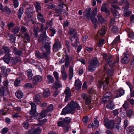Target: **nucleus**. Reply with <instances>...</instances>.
Listing matches in <instances>:
<instances>
[{"label":"nucleus","mask_w":134,"mask_h":134,"mask_svg":"<svg viewBox=\"0 0 134 134\" xmlns=\"http://www.w3.org/2000/svg\"><path fill=\"white\" fill-rule=\"evenodd\" d=\"M111 57L109 56L107 60V64L104 67V75L101 80L98 81V86L101 88L103 86V89H106L109 82V77L112 76L113 74V70L112 68L113 67L115 63L114 60H111Z\"/></svg>","instance_id":"f257e3e1"},{"label":"nucleus","mask_w":134,"mask_h":134,"mask_svg":"<svg viewBox=\"0 0 134 134\" xmlns=\"http://www.w3.org/2000/svg\"><path fill=\"white\" fill-rule=\"evenodd\" d=\"M76 108L77 110L81 109L80 106L77 103L71 101L63 109L61 114L65 115L68 113H73L75 111Z\"/></svg>","instance_id":"f03ea898"},{"label":"nucleus","mask_w":134,"mask_h":134,"mask_svg":"<svg viewBox=\"0 0 134 134\" xmlns=\"http://www.w3.org/2000/svg\"><path fill=\"white\" fill-rule=\"evenodd\" d=\"M123 4H124V15L125 16H128L131 13V12L128 10L129 8V3L127 0H121L119 2V5H121Z\"/></svg>","instance_id":"7ed1b4c3"},{"label":"nucleus","mask_w":134,"mask_h":134,"mask_svg":"<svg viewBox=\"0 0 134 134\" xmlns=\"http://www.w3.org/2000/svg\"><path fill=\"white\" fill-rule=\"evenodd\" d=\"M98 63V60L97 58L94 57L91 61L90 65L88 68V70L89 71L92 72L95 70Z\"/></svg>","instance_id":"20e7f679"},{"label":"nucleus","mask_w":134,"mask_h":134,"mask_svg":"<svg viewBox=\"0 0 134 134\" xmlns=\"http://www.w3.org/2000/svg\"><path fill=\"white\" fill-rule=\"evenodd\" d=\"M49 41V38L47 36L44 32H43L40 34L38 38V42L41 44L43 46L44 45V43L46 41Z\"/></svg>","instance_id":"39448f33"},{"label":"nucleus","mask_w":134,"mask_h":134,"mask_svg":"<svg viewBox=\"0 0 134 134\" xmlns=\"http://www.w3.org/2000/svg\"><path fill=\"white\" fill-rule=\"evenodd\" d=\"M104 122V125L107 129H111L114 127L115 123L113 120H110L108 119H105Z\"/></svg>","instance_id":"423d86ee"},{"label":"nucleus","mask_w":134,"mask_h":134,"mask_svg":"<svg viewBox=\"0 0 134 134\" xmlns=\"http://www.w3.org/2000/svg\"><path fill=\"white\" fill-rule=\"evenodd\" d=\"M29 103L31 107V109L30 111V114L31 116H30V118H27V119L28 120H30L36 113V106L35 104L31 101L29 102Z\"/></svg>","instance_id":"0eeeda50"},{"label":"nucleus","mask_w":134,"mask_h":134,"mask_svg":"<svg viewBox=\"0 0 134 134\" xmlns=\"http://www.w3.org/2000/svg\"><path fill=\"white\" fill-rule=\"evenodd\" d=\"M9 91L8 88L4 87L3 86L0 87V96L3 97L8 94Z\"/></svg>","instance_id":"6e6552de"},{"label":"nucleus","mask_w":134,"mask_h":134,"mask_svg":"<svg viewBox=\"0 0 134 134\" xmlns=\"http://www.w3.org/2000/svg\"><path fill=\"white\" fill-rule=\"evenodd\" d=\"M97 12V8H95L92 12V15L90 17L92 22L93 24H95L97 21V19L95 18V15Z\"/></svg>","instance_id":"1a4fd4ad"},{"label":"nucleus","mask_w":134,"mask_h":134,"mask_svg":"<svg viewBox=\"0 0 134 134\" xmlns=\"http://www.w3.org/2000/svg\"><path fill=\"white\" fill-rule=\"evenodd\" d=\"M42 76H35L33 78L32 83L34 85H37L38 83L41 82L42 80Z\"/></svg>","instance_id":"9d476101"},{"label":"nucleus","mask_w":134,"mask_h":134,"mask_svg":"<svg viewBox=\"0 0 134 134\" xmlns=\"http://www.w3.org/2000/svg\"><path fill=\"white\" fill-rule=\"evenodd\" d=\"M81 96L83 99L85 100L86 103L88 105L90 103L91 97L90 95L85 93H83L81 94Z\"/></svg>","instance_id":"9b49d317"},{"label":"nucleus","mask_w":134,"mask_h":134,"mask_svg":"<svg viewBox=\"0 0 134 134\" xmlns=\"http://www.w3.org/2000/svg\"><path fill=\"white\" fill-rule=\"evenodd\" d=\"M91 10V9L90 8H87L85 10L83 13V15L87 19L89 20L90 17L92 15V14H90Z\"/></svg>","instance_id":"f8f14e48"},{"label":"nucleus","mask_w":134,"mask_h":134,"mask_svg":"<svg viewBox=\"0 0 134 134\" xmlns=\"http://www.w3.org/2000/svg\"><path fill=\"white\" fill-rule=\"evenodd\" d=\"M124 94V91L122 89L118 90L115 93L114 96L115 98L119 97Z\"/></svg>","instance_id":"ddd939ff"},{"label":"nucleus","mask_w":134,"mask_h":134,"mask_svg":"<svg viewBox=\"0 0 134 134\" xmlns=\"http://www.w3.org/2000/svg\"><path fill=\"white\" fill-rule=\"evenodd\" d=\"M68 33L70 35H71L73 34V37L74 38H77L78 36V34L76 32V30L74 28L71 27L70 28Z\"/></svg>","instance_id":"4468645a"},{"label":"nucleus","mask_w":134,"mask_h":134,"mask_svg":"<svg viewBox=\"0 0 134 134\" xmlns=\"http://www.w3.org/2000/svg\"><path fill=\"white\" fill-rule=\"evenodd\" d=\"M71 92L70 89L68 87H66L64 91L65 94L66 95L65 100V102L67 101V99L71 96Z\"/></svg>","instance_id":"2eb2a0df"},{"label":"nucleus","mask_w":134,"mask_h":134,"mask_svg":"<svg viewBox=\"0 0 134 134\" xmlns=\"http://www.w3.org/2000/svg\"><path fill=\"white\" fill-rule=\"evenodd\" d=\"M100 10L102 11L105 12L107 15H109L110 14V12L109 10L106 8V3H103L102 4Z\"/></svg>","instance_id":"dca6fc26"},{"label":"nucleus","mask_w":134,"mask_h":134,"mask_svg":"<svg viewBox=\"0 0 134 134\" xmlns=\"http://www.w3.org/2000/svg\"><path fill=\"white\" fill-rule=\"evenodd\" d=\"M33 8L30 6H28L26 8V10L25 13L26 15H31L32 14Z\"/></svg>","instance_id":"f3484780"},{"label":"nucleus","mask_w":134,"mask_h":134,"mask_svg":"<svg viewBox=\"0 0 134 134\" xmlns=\"http://www.w3.org/2000/svg\"><path fill=\"white\" fill-rule=\"evenodd\" d=\"M37 18L38 20L42 23H44L45 20L44 19L43 14L40 12L38 13L37 15Z\"/></svg>","instance_id":"a211bd4d"},{"label":"nucleus","mask_w":134,"mask_h":134,"mask_svg":"<svg viewBox=\"0 0 134 134\" xmlns=\"http://www.w3.org/2000/svg\"><path fill=\"white\" fill-rule=\"evenodd\" d=\"M124 56L121 59V62L122 64H125L129 62V60L128 58L127 54L124 53Z\"/></svg>","instance_id":"6ab92c4d"},{"label":"nucleus","mask_w":134,"mask_h":134,"mask_svg":"<svg viewBox=\"0 0 134 134\" xmlns=\"http://www.w3.org/2000/svg\"><path fill=\"white\" fill-rule=\"evenodd\" d=\"M82 85V84L80 80L78 79L75 80L74 86L76 87V88L77 89L79 90L80 88Z\"/></svg>","instance_id":"aec40b11"},{"label":"nucleus","mask_w":134,"mask_h":134,"mask_svg":"<svg viewBox=\"0 0 134 134\" xmlns=\"http://www.w3.org/2000/svg\"><path fill=\"white\" fill-rule=\"evenodd\" d=\"M24 12V8L23 7H20L17 12L18 18L20 19Z\"/></svg>","instance_id":"412c9836"},{"label":"nucleus","mask_w":134,"mask_h":134,"mask_svg":"<svg viewBox=\"0 0 134 134\" xmlns=\"http://www.w3.org/2000/svg\"><path fill=\"white\" fill-rule=\"evenodd\" d=\"M13 52L16 55H21L22 51L21 50H18L16 48L13 47Z\"/></svg>","instance_id":"4be33fe9"},{"label":"nucleus","mask_w":134,"mask_h":134,"mask_svg":"<svg viewBox=\"0 0 134 134\" xmlns=\"http://www.w3.org/2000/svg\"><path fill=\"white\" fill-rule=\"evenodd\" d=\"M127 134H134V127L130 126L128 127L127 129Z\"/></svg>","instance_id":"5701e85b"},{"label":"nucleus","mask_w":134,"mask_h":134,"mask_svg":"<svg viewBox=\"0 0 134 134\" xmlns=\"http://www.w3.org/2000/svg\"><path fill=\"white\" fill-rule=\"evenodd\" d=\"M47 82L48 83H52L54 82V79L53 77L51 75H48L47 76Z\"/></svg>","instance_id":"b1692460"},{"label":"nucleus","mask_w":134,"mask_h":134,"mask_svg":"<svg viewBox=\"0 0 134 134\" xmlns=\"http://www.w3.org/2000/svg\"><path fill=\"white\" fill-rule=\"evenodd\" d=\"M43 96L45 97H47L49 96L50 93L49 92V90L48 88H46L43 90Z\"/></svg>","instance_id":"393cba45"},{"label":"nucleus","mask_w":134,"mask_h":134,"mask_svg":"<svg viewBox=\"0 0 134 134\" xmlns=\"http://www.w3.org/2000/svg\"><path fill=\"white\" fill-rule=\"evenodd\" d=\"M15 94L17 98L19 99H20L23 97V93L21 91L18 90Z\"/></svg>","instance_id":"a878e982"},{"label":"nucleus","mask_w":134,"mask_h":134,"mask_svg":"<svg viewBox=\"0 0 134 134\" xmlns=\"http://www.w3.org/2000/svg\"><path fill=\"white\" fill-rule=\"evenodd\" d=\"M105 34V28H101L98 32V36L100 35V36H104Z\"/></svg>","instance_id":"bb28decb"},{"label":"nucleus","mask_w":134,"mask_h":134,"mask_svg":"<svg viewBox=\"0 0 134 134\" xmlns=\"http://www.w3.org/2000/svg\"><path fill=\"white\" fill-rule=\"evenodd\" d=\"M2 72L3 75L5 76H6L8 75V70L5 67H1Z\"/></svg>","instance_id":"cd10ccee"},{"label":"nucleus","mask_w":134,"mask_h":134,"mask_svg":"<svg viewBox=\"0 0 134 134\" xmlns=\"http://www.w3.org/2000/svg\"><path fill=\"white\" fill-rule=\"evenodd\" d=\"M10 57L9 55L6 54L5 55L3 58V60L7 64H8L9 63L10 60Z\"/></svg>","instance_id":"c85d7f7f"},{"label":"nucleus","mask_w":134,"mask_h":134,"mask_svg":"<svg viewBox=\"0 0 134 134\" xmlns=\"http://www.w3.org/2000/svg\"><path fill=\"white\" fill-rule=\"evenodd\" d=\"M97 17L98 21L101 23H103L106 21L105 20L103 17L102 15H101L98 14L97 16Z\"/></svg>","instance_id":"c756f323"},{"label":"nucleus","mask_w":134,"mask_h":134,"mask_svg":"<svg viewBox=\"0 0 134 134\" xmlns=\"http://www.w3.org/2000/svg\"><path fill=\"white\" fill-rule=\"evenodd\" d=\"M126 31L128 33V34L129 37L132 39H134V33L132 31V30L127 29Z\"/></svg>","instance_id":"7c9ffc66"},{"label":"nucleus","mask_w":134,"mask_h":134,"mask_svg":"<svg viewBox=\"0 0 134 134\" xmlns=\"http://www.w3.org/2000/svg\"><path fill=\"white\" fill-rule=\"evenodd\" d=\"M20 60V58L17 57H13L11 59V61L13 64H15Z\"/></svg>","instance_id":"2f4dec72"},{"label":"nucleus","mask_w":134,"mask_h":134,"mask_svg":"<svg viewBox=\"0 0 134 134\" xmlns=\"http://www.w3.org/2000/svg\"><path fill=\"white\" fill-rule=\"evenodd\" d=\"M34 102L36 104H39L40 102V96L39 94L36 95L35 99Z\"/></svg>","instance_id":"473e14b6"},{"label":"nucleus","mask_w":134,"mask_h":134,"mask_svg":"<svg viewBox=\"0 0 134 134\" xmlns=\"http://www.w3.org/2000/svg\"><path fill=\"white\" fill-rule=\"evenodd\" d=\"M48 112L46 110H43L42 111L40 114L39 119L42 118L43 117H45L46 116V114Z\"/></svg>","instance_id":"72a5a7b5"},{"label":"nucleus","mask_w":134,"mask_h":134,"mask_svg":"<svg viewBox=\"0 0 134 134\" xmlns=\"http://www.w3.org/2000/svg\"><path fill=\"white\" fill-rule=\"evenodd\" d=\"M39 123L38 124H36V126H41L42 125L47 122V119H44L43 120H38Z\"/></svg>","instance_id":"f704fd0d"},{"label":"nucleus","mask_w":134,"mask_h":134,"mask_svg":"<svg viewBox=\"0 0 134 134\" xmlns=\"http://www.w3.org/2000/svg\"><path fill=\"white\" fill-rule=\"evenodd\" d=\"M9 40L12 44H14L15 43L16 38L14 36L13 34H11L9 36Z\"/></svg>","instance_id":"c9c22d12"},{"label":"nucleus","mask_w":134,"mask_h":134,"mask_svg":"<svg viewBox=\"0 0 134 134\" xmlns=\"http://www.w3.org/2000/svg\"><path fill=\"white\" fill-rule=\"evenodd\" d=\"M35 37L37 38L38 36V27L37 26H35L34 29Z\"/></svg>","instance_id":"e433bc0d"},{"label":"nucleus","mask_w":134,"mask_h":134,"mask_svg":"<svg viewBox=\"0 0 134 134\" xmlns=\"http://www.w3.org/2000/svg\"><path fill=\"white\" fill-rule=\"evenodd\" d=\"M20 31V29L19 27L17 26H15L13 28L11 32L15 34L19 33Z\"/></svg>","instance_id":"4c0bfd02"},{"label":"nucleus","mask_w":134,"mask_h":134,"mask_svg":"<svg viewBox=\"0 0 134 134\" xmlns=\"http://www.w3.org/2000/svg\"><path fill=\"white\" fill-rule=\"evenodd\" d=\"M27 75L29 79H31L33 76L32 70L30 69H28L27 71Z\"/></svg>","instance_id":"58836bf2"},{"label":"nucleus","mask_w":134,"mask_h":134,"mask_svg":"<svg viewBox=\"0 0 134 134\" xmlns=\"http://www.w3.org/2000/svg\"><path fill=\"white\" fill-rule=\"evenodd\" d=\"M35 6L37 12L41 10V8L40 5L38 2H36L35 3Z\"/></svg>","instance_id":"ea45409f"},{"label":"nucleus","mask_w":134,"mask_h":134,"mask_svg":"<svg viewBox=\"0 0 134 134\" xmlns=\"http://www.w3.org/2000/svg\"><path fill=\"white\" fill-rule=\"evenodd\" d=\"M113 16L116 18H118L119 17V14L117 11L116 10L114 9L111 11Z\"/></svg>","instance_id":"a19ab883"},{"label":"nucleus","mask_w":134,"mask_h":134,"mask_svg":"<svg viewBox=\"0 0 134 134\" xmlns=\"http://www.w3.org/2000/svg\"><path fill=\"white\" fill-rule=\"evenodd\" d=\"M107 108L110 109H113L114 108V105L112 102H110L107 105Z\"/></svg>","instance_id":"79ce46f5"},{"label":"nucleus","mask_w":134,"mask_h":134,"mask_svg":"<svg viewBox=\"0 0 134 134\" xmlns=\"http://www.w3.org/2000/svg\"><path fill=\"white\" fill-rule=\"evenodd\" d=\"M111 99L108 97H104V96L103 95L102 98V100L104 103H106L109 101Z\"/></svg>","instance_id":"37998d69"},{"label":"nucleus","mask_w":134,"mask_h":134,"mask_svg":"<svg viewBox=\"0 0 134 134\" xmlns=\"http://www.w3.org/2000/svg\"><path fill=\"white\" fill-rule=\"evenodd\" d=\"M20 79L19 78H18L16 79L14 82V85L17 87L20 85Z\"/></svg>","instance_id":"c03bdc74"},{"label":"nucleus","mask_w":134,"mask_h":134,"mask_svg":"<svg viewBox=\"0 0 134 134\" xmlns=\"http://www.w3.org/2000/svg\"><path fill=\"white\" fill-rule=\"evenodd\" d=\"M54 89L57 90L59 88V81L55 82L53 86Z\"/></svg>","instance_id":"a18cd8bd"},{"label":"nucleus","mask_w":134,"mask_h":134,"mask_svg":"<svg viewBox=\"0 0 134 134\" xmlns=\"http://www.w3.org/2000/svg\"><path fill=\"white\" fill-rule=\"evenodd\" d=\"M15 25V24L13 22H11L7 24V26L9 29L14 27Z\"/></svg>","instance_id":"49530a36"},{"label":"nucleus","mask_w":134,"mask_h":134,"mask_svg":"<svg viewBox=\"0 0 134 134\" xmlns=\"http://www.w3.org/2000/svg\"><path fill=\"white\" fill-rule=\"evenodd\" d=\"M35 134H39L41 132L42 129L38 127L34 129Z\"/></svg>","instance_id":"de8ad7c7"},{"label":"nucleus","mask_w":134,"mask_h":134,"mask_svg":"<svg viewBox=\"0 0 134 134\" xmlns=\"http://www.w3.org/2000/svg\"><path fill=\"white\" fill-rule=\"evenodd\" d=\"M58 42H56L53 46V49L54 51L56 52L58 51Z\"/></svg>","instance_id":"09e8293b"},{"label":"nucleus","mask_w":134,"mask_h":134,"mask_svg":"<svg viewBox=\"0 0 134 134\" xmlns=\"http://www.w3.org/2000/svg\"><path fill=\"white\" fill-rule=\"evenodd\" d=\"M36 56L38 58H43L42 53L41 54L38 51H36L35 53Z\"/></svg>","instance_id":"8fccbe9b"},{"label":"nucleus","mask_w":134,"mask_h":134,"mask_svg":"<svg viewBox=\"0 0 134 134\" xmlns=\"http://www.w3.org/2000/svg\"><path fill=\"white\" fill-rule=\"evenodd\" d=\"M44 48L47 51H49L50 50V44L48 42L46 43L44 45Z\"/></svg>","instance_id":"3c124183"},{"label":"nucleus","mask_w":134,"mask_h":134,"mask_svg":"<svg viewBox=\"0 0 134 134\" xmlns=\"http://www.w3.org/2000/svg\"><path fill=\"white\" fill-rule=\"evenodd\" d=\"M93 127L95 128L97 127L99 125V122L97 120H95L93 123H92Z\"/></svg>","instance_id":"603ef678"},{"label":"nucleus","mask_w":134,"mask_h":134,"mask_svg":"<svg viewBox=\"0 0 134 134\" xmlns=\"http://www.w3.org/2000/svg\"><path fill=\"white\" fill-rule=\"evenodd\" d=\"M2 49L5 52V53H8L10 51V50L9 48L7 47H3Z\"/></svg>","instance_id":"864d4df0"},{"label":"nucleus","mask_w":134,"mask_h":134,"mask_svg":"<svg viewBox=\"0 0 134 134\" xmlns=\"http://www.w3.org/2000/svg\"><path fill=\"white\" fill-rule=\"evenodd\" d=\"M104 41V39H101L99 40V43L97 44V46L100 47L102 46Z\"/></svg>","instance_id":"5fc2aeb1"},{"label":"nucleus","mask_w":134,"mask_h":134,"mask_svg":"<svg viewBox=\"0 0 134 134\" xmlns=\"http://www.w3.org/2000/svg\"><path fill=\"white\" fill-rule=\"evenodd\" d=\"M126 113L127 115L129 117H130L132 115L133 112L131 109H130L127 110Z\"/></svg>","instance_id":"6e6d98bb"},{"label":"nucleus","mask_w":134,"mask_h":134,"mask_svg":"<svg viewBox=\"0 0 134 134\" xmlns=\"http://www.w3.org/2000/svg\"><path fill=\"white\" fill-rule=\"evenodd\" d=\"M71 119L70 117H65L64 120L65 123L69 124L71 121Z\"/></svg>","instance_id":"4d7b16f0"},{"label":"nucleus","mask_w":134,"mask_h":134,"mask_svg":"<svg viewBox=\"0 0 134 134\" xmlns=\"http://www.w3.org/2000/svg\"><path fill=\"white\" fill-rule=\"evenodd\" d=\"M46 7L48 9H52L55 7V5L51 4H47L46 5Z\"/></svg>","instance_id":"13d9d810"},{"label":"nucleus","mask_w":134,"mask_h":134,"mask_svg":"<svg viewBox=\"0 0 134 134\" xmlns=\"http://www.w3.org/2000/svg\"><path fill=\"white\" fill-rule=\"evenodd\" d=\"M65 59L62 60V59L59 62H60L61 63L64 62V61L65 60V61H70V57L69 55H66L65 56Z\"/></svg>","instance_id":"bf43d9fd"},{"label":"nucleus","mask_w":134,"mask_h":134,"mask_svg":"<svg viewBox=\"0 0 134 134\" xmlns=\"http://www.w3.org/2000/svg\"><path fill=\"white\" fill-rule=\"evenodd\" d=\"M120 40V38L119 36L117 37L113 41L112 44L114 45L116 44L117 42H118Z\"/></svg>","instance_id":"052dcab7"},{"label":"nucleus","mask_w":134,"mask_h":134,"mask_svg":"<svg viewBox=\"0 0 134 134\" xmlns=\"http://www.w3.org/2000/svg\"><path fill=\"white\" fill-rule=\"evenodd\" d=\"M54 76L57 81H59V76L58 73L56 71H54L53 73Z\"/></svg>","instance_id":"680f3d73"},{"label":"nucleus","mask_w":134,"mask_h":134,"mask_svg":"<svg viewBox=\"0 0 134 134\" xmlns=\"http://www.w3.org/2000/svg\"><path fill=\"white\" fill-rule=\"evenodd\" d=\"M118 27L116 26H113L112 29V31L113 33H116L118 32Z\"/></svg>","instance_id":"e2e57ef3"},{"label":"nucleus","mask_w":134,"mask_h":134,"mask_svg":"<svg viewBox=\"0 0 134 134\" xmlns=\"http://www.w3.org/2000/svg\"><path fill=\"white\" fill-rule=\"evenodd\" d=\"M103 96H104V97H108L110 98H112V95L111 93L109 92L106 93L103 95Z\"/></svg>","instance_id":"0e129e2a"},{"label":"nucleus","mask_w":134,"mask_h":134,"mask_svg":"<svg viewBox=\"0 0 134 134\" xmlns=\"http://www.w3.org/2000/svg\"><path fill=\"white\" fill-rule=\"evenodd\" d=\"M8 129L7 127H5L1 131V133L2 134L6 133L8 131Z\"/></svg>","instance_id":"69168bd1"},{"label":"nucleus","mask_w":134,"mask_h":134,"mask_svg":"<svg viewBox=\"0 0 134 134\" xmlns=\"http://www.w3.org/2000/svg\"><path fill=\"white\" fill-rule=\"evenodd\" d=\"M3 86L5 88H8V81L7 80H5L3 82Z\"/></svg>","instance_id":"338daca9"},{"label":"nucleus","mask_w":134,"mask_h":134,"mask_svg":"<svg viewBox=\"0 0 134 134\" xmlns=\"http://www.w3.org/2000/svg\"><path fill=\"white\" fill-rule=\"evenodd\" d=\"M53 105L52 104H50L49 106L48 107L47 110H46L48 112L51 111L53 109Z\"/></svg>","instance_id":"774afa93"}]
</instances>
